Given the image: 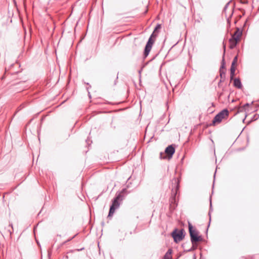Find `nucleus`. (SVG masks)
I'll return each mask as SVG.
<instances>
[{"label": "nucleus", "instance_id": "f257e3e1", "mask_svg": "<svg viewBox=\"0 0 259 259\" xmlns=\"http://www.w3.org/2000/svg\"><path fill=\"white\" fill-rule=\"evenodd\" d=\"M188 229L192 246L190 249L185 250V251L187 252L192 251L196 249L197 246H195V244L198 242V236L199 235V232L194 229L193 225L190 222H188Z\"/></svg>", "mask_w": 259, "mask_h": 259}, {"label": "nucleus", "instance_id": "f03ea898", "mask_svg": "<svg viewBox=\"0 0 259 259\" xmlns=\"http://www.w3.org/2000/svg\"><path fill=\"white\" fill-rule=\"evenodd\" d=\"M123 200V196L120 194H116L115 197L112 200V204L110 206L108 218L112 217L115 210L119 207L120 202Z\"/></svg>", "mask_w": 259, "mask_h": 259}, {"label": "nucleus", "instance_id": "7ed1b4c3", "mask_svg": "<svg viewBox=\"0 0 259 259\" xmlns=\"http://www.w3.org/2000/svg\"><path fill=\"white\" fill-rule=\"evenodd\" d=\"M229 115V112L227 108L223 109L214 117L211 125H215L216 123H220L223 119L227 118Z\"/></svg>", "mask_w": 259, "mask_h": 259}, {"label": "nucleus", "instance_id": "20e7f679", "mask_svg": "<svg viewBox=\"0 0 259 259\" xmlns=\"http://www.w3.org/2000/svg\"><path fill=\"white\" fill-rule=\"evenodd\" d=\"M176 150V145L171 144L168 145L164 150L165 155L163 156V153L162 152H160V159H167L168 160H170L174 154Z\"/></svg>", "mask_w": 259, "mask_h": 259}, {"label": "nucleus", "instance_id": "39448f33", "mask_svg": "<svg viewBox=\"0 0 259 259\" xmlns=\"http://www.w3.org/2000/svg\"><path fill=\"white\" fill-rule=\"evenodd\" d=\"M185 234L186 233L184 229H181L179 230L176 228L171 233V237L173 238L175 243L182 241L184 238Z\"/></svg>", "mask_w": 259, "mask_h": 259}, {"label": "nucleus", "instance_id": "423d86ee", "mask_svg": "<svg viewBox=\"0 0 259 259\" xmlns=\"http://www.w3.org/2000/svg\"><path fill=\"white\" fill-rule=\"evenodd\" d=\"M156 35L154 34V32H153L152 34L149 37L148 42L146 45L145 51H144V55L145 57L147 56L151 51L152 45L154 42V40L152 39V37H156Z\"/></svg>", "mask_w": 259, "mask_h": 259}, {"label": "nucleus", "instance_id": "0eeeda50", "mask_svg": "<svg viewBox=\"0 0 259 259\" xmlns=\"http://www.w3.org/2000/svg\"><path fill=\"white\" fill-rule=\"evenodd\" d=\"M172 185H174V187L171 189V198H177V194L180 187V180L177 179L172 180Z\"/></svg>", "mask_w": 259, "mask_h": 259}, {"label": "nucleus", "instance_id": "6e6552de", "mask_svg": "<svg viewBox=\"0 0 259 259\" xmlns=\"http://www.w3.org/2000/svg\"><path fill=\"white\" fill-rule=\"evenodd\" d=\"M242 35V31H240L238 28L235 31L234 34L232 35V39L238 41L240 37Z\"/></svg>", "mask_w": 259, "mask_h": 259}, {"label": "nucleus", "instance_id": "1a4fd4ad", "mask_svg": "<svg viewBox=\"0 0 259 259\" xmlns=\"http://www.w3.org/2000/svg\"><path fill=\"white\" fill-rule=\"evenodd\" d=\"M172 250L171 248L168 249L165 255H164V259H171V253Z\"/></svg>", "mask_w": 259, "mask_h": 259}, {"label": "nucleus", "instance_id": "9d476101", "mask_svg": "<svg viewBox=\"0 0 259 259\" xmlns=\"http://www.w3.org/2000/svg\"><path fill=\"white\" fill-rule=\"evenodd\" d=\"M234 85L239 88L240 89L242 87L241 82L239 79L238 78H235L234 80Z\"/></svg>", "mask_w": 259, "mask_h": 259}, {"label": "nucleus", "instance_id": "9b49d317", "mask_svg": "<svg viewBox=\"0 0 259 259\" xmlns=\"http://www.w3.org/2000/svg\"><path fill=\"white\" fill-rule=\"evenodd\" d=\"M128 193H130V192L127 190L126 188H123L120 192L116 193V194H120L122 196H123V199L124 198L125 196Z\"/></svg>", "mask_w": 259, "mask_h": 259}, {"label": "nucleus", "instance_id": "f8f14e48", "mask_svg": "<svg viewBox=\"0 0 259 259\" xmlns=\"http://www.w3.org/2000/svg\"><path fill=\"white\" fill-rule=\"evenodd\" d=\"M237 40L233 39L232 38L230 39V48L233 49L237 45Z\"/></svg>", "mask_w": 259, "mask_h": 259}, {"label": "nucleus", "instance_id": "ddd939ff", "mask_svg": "<svg viewBox=\"0 0 259 259\" xmlns=\"http://www.w3.org/2000/svg\"><path fill=\"white\" fill-rule=\"evenodd\" d=\"M235 68L234 66H231L230 69V78L231 79H233L235 75Z\"/></svg>", "mask_w": 259, "mask_h": 259}, {"label": "nucleus", "instance_id": "4468645a", "mask_svg": "<svg viewBox=\"0 0 259 259\" xmlns=\"http://www.w3.org/2000/svg\"><path fill=\"white\" fill-rule=\"evenodd\" d=\"M258 118H259L258 114H256L254 115L253 116V117H252V118L251 119V120L248 121L247 124H250L252 121L257 120Z\"/></svg>", "mask_w": 259, "mask_h": 259}, {"label": "nucleus", "instance_id": "2eb2a0df", "mask_svg": "<svg viewBox=\"0 0 259 259\" xmlns=\"http://www.w3.org/2000/svg\"><path fill=\"white\" fill-rule=\"evenodd\" d=\"M170 202L171 204H173L174 205H176V206L178 205V201L177 200V198H170Z\"/></svg>", "mask_w": 259, "mask_h": 259}, {"label": "nucleus", "instance_id": "dca6fc26", "mask_svg": "<svg viewBox=\"0 0 259 259\" xmlns=\"http://www.w3.org/2000/svg\"><path fill=\"white\" fill-rule=\"evenodd\" d=\"M237 56H236L234 57L232 62V64H231V66H234L235 65V64L237 63Z\"/></svg>", "mask_w": 259, "mask_h": 259}, {"label": "nucleus", "instance_id": "f3484780", "mask_svg": "<svg viewBox=\"0 0 259 259\" xmlns=\"http://www.w3.org/2000/svg\"><path fill=\"white\" fill-rule=\"evenodd\" d=\"M24 107V105L23 104H21L18 108L17 111L16 112L15 114H16V113L19 111V110H21L22 108Z\"/></svg>", "mask_w": 259, "mask_h": 259}, {"label": "nucleus", "instance_id": "a211bd4d", "mask_svg": "<svg viewBox=\"0 0 259 259\" xmlns=\"http://www.w3.org/2000/svg\"><path fill=\"white\" fill-rule=\"evenodd\" d=\"M207 111L209 113H213L214 111V110L212 109L211 108V107H208V108L207 109Z\"/></svg>", "mask_w": 259, "mask_h": 259}, {"label": "nucleus", "instance_id": "6ab92c4d", "mask_svg": "<svg viewBox=\"0 0 259 259\" xmlns=\"http://www.w3.org/2000/svg\"><path fill=\"white\" fill-rule=\"evenodd\" d=\"M9 227H11L12 229V230H13V224L12 223H9ZM9 232H10V234H12L13 232V230H12V231H10V230H9Z\"/></svg>", "mask_w": 259, "mask_h": 259}, {"label": "nucleus", "instance_id": "aec40b11", "mask_svg": "<svg viewBox=\"0 0 259 259\" xmlns=\"http://www.w3.org/2000/svg\"><path fill=\"white\" fill-rule=\"evenodd\" d=\"M203 239L201 235H198V242L203 241Z\"/></svg>", "mask_w": 259, "mask_h": 259}, {"label": "nucleus", "instance_id": "412c9836", "mask_svg": "<svg viewBox=\"0 0 259 259\" xmlns=\"http://www.w3.org/2000/svg\"><path fill=\"white\" fill-rule=\"evenodd\" d=\"M160 27H161V26H160V25H157L156 26V27H155V29H154V31H153V32H155L157 29H158L160 28Z\"/></svg>", "mask_w": 259, "mask_h": 259}, {"label": "nucleus", "instance_id": "4be33fe9", "mask_svg": "<svg viewBox=\"0 0 259 259\" xmlns=\"http://www.w3.org/2000/svg\"><path fill=\"white\" fill-rule=\"evenodd\" d=\"M211 209H212L211 200V199H210V209H209V215H210V210H211Z\"/></svg>", "mask_w": 259, "mask_h": 259}, {"label": "nucleus", "instance_id": "5701e85b", "mask_svg": "<svg viewBox=\"0 0 259 259\" xmlns=\"http://www.w3.org/2000/svg\"><path fill=\"white\" fill-rule=\"evenodd\" d=\"M77 235V234H75V235H74L72 237H71V238H69L68 240H67L66 242H68V241H69L70 240H71L72 239H73L75 237V236Z\"/></svg>", "mask_w": 259, "mask_h": 259}, {"label": "nucleus", "instance_id": "b1692460", "mask_svg": "<svg viewBox=\"0 0 259 259\" xmlns=\"http://www.w3.org/2000/svg\"><path fill=\"white\" fill-rule=\"evenodd\" d=\"M77 235V234H75V235H74L72 237H71V238H69L68 240H67L66 242H68V241H69L70 240H71L72 239H73L75 237V236Z\"/></svg>", "mask_w": 259, "mask_h": 259}, {"label": "nucleus", "instance_id": "393cba45", "mask_svg": "<svg viewBox=\"0 0 259 259\" xmlns=\"http://www.w3.org/2000/svg\"><path fill=\"white\" fill-rule=\"evenodd\" d=\"M220 75H221V77L222 78L223 77V76L225 77V74L222 73L221 71Z\"/></svg>", "mask_w": 259, "mask_h": 259}, {"label": "nucleus", "instance_id": "a878e982", "mask_svg": "<svg viewBox=\"0 0 259 259\" xmlns=\"http://www.w3.org/2000/svg\"><path fill=\"white\" fill-rule=\"evenodd\" d=\"M90 140L89 139H88L87 140H86V142H87V143L88 145L91 144V143H89V142H90Z\"/></svg>", "mask_w": 259, "mask_h": 259}, {"label": "nucleus", "instance_id": "bb28decb", "mask_svg": "<svg viewBox=\"0 0 259 259\" xmlns=\"http://www.w3.org/2000/svg\"><path fill=\"white\" fill-rule=\"evenodd\" d=\"M210 220H211V219H210H210H209V224H208V225L207 228V230H206V233H207V230H208V227H209V224H210Z\"/></svg>", "mask_w": 259, "mask_h": 259}, {"label": "nucleus", "instance_id": "cd10ccee", "mask_svg": "<svg viewBox=\"0 0 259 259\" xmlns=\"http://www.w3.org/2000/svg\"><path fill=\"white\" fill-rule=\"evenodd\" d=\"M249 104L248 103H246V104H245L244 105L243 107H244V108H245V107H246V106H249Z\"/></svg>", "mask_w": 259, "mask_h": 259}, {"label": "nucleus", "instance_id": "c85d7f7f", "mask_svg": "<svg viewBox=\"0 0 259 259\" xmlns=\"http://www.w3.org/2000/svg\"><path fill=\"white\" fill-rule=\"evenodd\" d=\"M228 5H229V3H228V4L226 5V6H225V8H224V10H226V9H227V7H228Z\"/></svg>", "mask_w": 259, "mask_h": 259}, {"label": "nucleus", "instance_id": "c756f323", "mask_svg": "<svg viewBox=\"0 0 259 259\" xmlns=\"http://www.w3.org/2000/svg\"><path fill=\"white\" fill-rule=\"evenodd\" d=\"M211 107H214L215 106V104H214V103H211Z\"/></svg>", "mask_w": 259, "mask_h": 259}, {"label": "nucleus", "instance_id": "7c9ffc66", "mask_svg": "<svg viewBox=\"0 0 259 259\" xmlns=\"http://www.w3.org/2000/svg\"><path fill=\"white\" fill-rule=\"evenodd\" d=\"M232 101V102H235V101H236V100H234V98H232V101Z\"/></svg>", "mask_w": 259, "mask_h": 259}, {"label": "nucleus", "instance_id": "2f4dec72", "mask_svg": "<svg viewBox=\"0 0 259 259\" xmlns=\"http://www.w3.org/2000/svg\"><path fill=\"white\" fill-rule=\"evenodd\" d=\"M246 116H247V115H245V118L243 119V122H244V121H245V118L246 117Z\"/></svg>", "mask_w": 259, "mask_h": 259}, {"label": "nucleus", "instance_id": "473e14b6", "mask_svg": "<svg viewBox=\"0 0 259 259\" xmlns=\"http://www.w3.org/2000/svg\"><path fill=\"white\" fill-rule=\"evenodd\" d=\"M224 64L223 63V65H222V68H224Z\"/></svg>", "mask_w": 259, "mask_h": 259}, {"label": "nucleus", "instance_id": "72a5a7b5", "mask_svg": "<svg viewBox=\"0 0 259 259\" xmlns=\"http://www.w3.org/2000/svg\"><path fill=\"white\" fill-rule=\"evenodd\" d=\"M65 101H66V100H65L64 101L62 102V103H64V102H65Z\"/></svg>", "mask_w": 259, "mask_h": 259}, {"label": "nucleus", "instance_id": "f704fd0d", "mask_svg": "<svg viewBox=\"0 0 259 259\" xmlns=\"http://www.w3.org/2000/svg\"><path fill=\"white\" fill-rule=\"evenodd\" d=\"M215 172H216V171ZM215 173H214V177H215Z\"/></svg>", "mask_w": 259, "mask_h": 259}, {"label": "nucleus", "instance_id": "c9c22d12", "mask_svg": "<svg viewBox=\"0 0 259 259\" xmlns=\"http://www.w3.org/2000/svg\"><path fill=\"white\" fill-rule=\"evenodd\" d=\"M258 11H259V7H258Z\"/></svg>", "mask_w": 259, "mask_h": 259}]
</instances>
